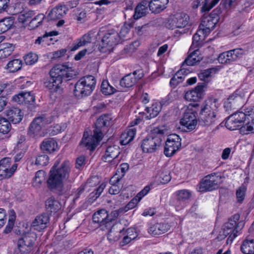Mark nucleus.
<instances>
[{
  "instance_id": "1",
  "label": "nucleus",
  "mask_w": 254,
  "mask_h": 254,
  "mask_svg": "<svg viewBox=\"0 0 254 254\" xmlns=\"http://www.w3.org/2000/svg\"><path fill=\"white\" fill-rule=\"evenodd\" d=\"M71 165L69 161L65 160L60 164L57 160L49 172L47 180L48 188L64 192L70 188L74 181V178L71 175Z\"/></svg>"
},
{
  "instance_id": "2",
  "label": "nucleus",
  "mask_w": 254,
  "mask_h": 254,
  "mask_svg": "<svg viewBox=\"0 0 254 254\" xmlns=\"http://www.w3.org/2000/svg\"><path fill=\"white\" fill-rule=\"evenodd\" d=\"M73 72L72 67L66 65H56L51 69V78L44 82V86L51 93L60 92L63 79L72 77Z\"/></svg>"
},
{
  "instance_id": "3",
  "label": "nucleus",
  "mask_w": 254,
  "mask_h": 254,
  "mask_svg": "<svg viewBox=\"0 0 254 254\" xmlns=\"http://www.w3.org/2000/svg\"><path fill=\"white\" fill-rule=\"evenodd\" d=\"M219 104L218 100L214 98L206 100L201 107L200 118L205 126L214 124L218 117V107Z\"/></svg>"
},
{
  "instance_id": "4",
  "label": "nucleus",
  "mask_w": 254,
  "mask_h": 254,
  "mask_svg": "<svg viewBox=\"0 0 254 254\" xmlns=\"http://www.w3.org/2000/svg\"><path fill=\"white\" fill-rule=\"evenodd\" d=\"M240 217L239 214L234 215L225 224L222 231L221 232L222 233V234H220L221 237L222 235L224 237L229 236L227 240V244L232 243L235 238L240 234L244 226V222L242 221H239Z\"/></svg>"
},
{
  "instance_id": "5",
  "label": "nucleus",
  "mask_w": 254,
  "mask_h": 254,
  "mask_svg": "<svg viewBox=\"0 0 254 254\" xmlns=\"http://www.w3.org/2000/svg\"><path fill=\"white\" fill-rule=\"evenodd\" d=\"M245 112H237L230 115L227 119L226 123V127L231 130L238 129L242 124L247 121V119H250L249 117L254 115V106L249 107L244 109Z\"/></svg>"
},
{
  "instance_id": "6",
  "label": "nucleus",
  "mask_w": 254,
  "mask_h": 254,
  "mask_svg": "<svg viewBox=\"0 0 254 254\" xmlns=\"http://www.w3.org/2000/svg\"><path fill=\"white\" fill-rule=\"evenodd\" d=\"M198 110L199 106L197 103L190 104L186 107L183 117L180 121L181 125L189 131L195 129L197 124L196 114Z\"/></svg>"
},
{
  "instance_id": "7",
  "label": "nucleus",
  "mask_w": 254,
  "mask_h": 254,
  "mask_svg": "<svg viewBox=\"0 0 254 254\" xmlns=\"http://www.w3.org/2000/svg\"><path fill=\"white\" fill-rule=\"evenodd\" d=\"M96 83V79L92 75L81 78L74 85V94L77 97L89 95L95 89Z\"/></svg>"
},
{
  "instance_id": "8",
  "label": "nucleus",
  "mask_w": 254,
  "mask_h": 254,
  "mask_svg": "<svg viewBox=\"0 0 254 254\" xmlns=\"http://www.w3.org/2000/svg\"><path fill=\"white\" fill-rule=\"evenodd\" d=\"M36 239V233L30 230L23 232L17 240L15 253L16 254H26L30 252Z\"/></svg>"
},
{
  "instance_id": "9",
  "label": "nucleus",
  "mask_w": 254,
  "mask_h": 254,
  "mask_svg": "<svg viewBox=\"0 0 254 254\" xmlns=\"http://www.w3.org/2000/svg\"><path fill=\"white\" fill-rule=\"evenodd\" d=\"M52 121L51 116L46 114L35 118L29 127V135L35 138L44 136L46 132L43 127L50 124Z\"/></svg>"
},
{
  "instance_id": "10",
  "label": "nucleus",
  "mask_w": 254,
  "mask_h": 254,
  "mask_svg": "<svg viewBox=\"0 0 254 254\" xmlns=\"http://www.w3.org/2000/svg\"><path fill=\"white\" fill-rule=\"evenodd\" d=\"M189 16L184 13H178L162 19V24L167 28H183L188 25Z\"/></svg>"
},
{
  "instance_id": "11",
  "label": "nucleus",
  "mask_w": 254,
  "mask_h": 254,
  "mask_svg": "<svg viewBox=\"0 0 254 254\" xmlns=\"http://www.w3.org/2000/svg\"><path fill=\"white\" fill-rule=\"evenodd\" d=\"M120 43L119 33L112 29L107 31L103 35L99 45L102 52L110 51L114 46Z\"/></svg>"
},
{
  "instance_id": "12",
  "label": "nucleus",
  "mask_w": 254,
  "mask_h": 254,
  "mask_svg": "<svg viewBox=\"0 0 254 254\" xmlns=\"http://www.w3.org/2000/svg\"><path fill=\"white\" fill-rule=\"evenodd\" d=\"M222 181L220 176L211 174L205 177L197 187V190L200 192L212 191L218 189Z\"/></svg>"
},
{
  "instance_id": "13",
  "label": "nucleus",
  "mask_w": 254,
  "mask_h": 254,
  "mask_svg": "<svg viewBox=\"0 0 254 254\" xmlns=\"http://www.w3.org/2000/svg\"><path fill=\"white\" fill-rule=\"evenodd\" d=\"M103 137V133L100 132L98 129H94L93 135H89L88 131L84 132L80 145L85 146L87 149L93 151L98 145Z\"/></svg>"
},
{
  "instance_id": "14",
  "label": "nucleus",
  "mask_w": 254,
  "mask_h": 254,
  "mask_svg": "<svg viewBox=\"0 0 254 254\" xmlns=\"http://www.w3.org/2000/svg\"><path fill=\"white\" fill-rule=\"evenodd\" d=\"M159 144V127H156L151 131L149 135L144 139L141 147L142 151L145 153L154 152Z\"/></svg>"
},
{
  "instance_id": "15",
  "label": "nucleus",
  "mask_w": 254,
  "mask_h": 254,
  "mask_svg": "<svg viewBox=\"0 0 254 254\" xmlns=\"http://www.w3.org/2000/svg\"><path fill=\"white\" fill-rule=\"evenodd\" d=\"M181 147V138L176 134L168 136L165 142L164 153L167 157L173 156Z\"/></svg>"
},
{
  "instance_id": "16",
  "label": "nucleus",
  "mask_w": 254,
  "mask_h": 254,
  "mask_svg": "<svg viewBox=\"0 0 254 254\" xmlns=\"http://www.w3.org/2000/svg\"><path fill=\"white\" fill-rule=\"evenodd\" d=\"M17 168V164L11 167V159L4 158L0 161V180L9 178L14 174Z\"/></svg>"
},
{
  "instance_id": "17",
  "label": "nucleus",
  "mask_w": 254,
  "mask_h": 254,
  "mask_svg": "<svg viewBox=\"0 0 254 254\" xmlns=\"http://www.w3.org/2000/svg\"><path fill=\"white\" fill-rule=\"evenodd\" d=\"M141 121V120L139 118L135 119L130 123V127L122 133L120 141L122 145H127L133 139L136 132V129L134 126L139 124Z\"/></svg>"
},
{
  "instance_id": "18",
  "label": "nucleus",
  "mask_w": 254,
  "mask_h": 254,
  "mask_svg": "<svg viewBox=\"0 0 254 254\" xmlns=\"http://www.w3.org/2000/svg\"><path fill=\"white\" fill-rule=\"evenodd\" d=\"M120 153L119 146L117 145L109 146L107 148L104 155L102 156V160L116 166L120 162V159L118 158Z\"/></svg>"
},
{
  "instance_id": "19",
  "label": "nucleus",
  "mask_w": 254,
  "mask_h": 254,
  "mask_svg": "<svg viewBox=\"0 0 254 254\" xmlns=\"http://www.w3.org/2000/svg\"><path fill=\"white\" fill-rule=\"evenodd\" d=\"M143 76L142 71L137 70L132 73H129L125 76L120 80V85L124 88H130L133 86L137 81Z\"/></svg>"
},
{
  "instance_id": "20",
  "label": "nucleus",
  "mask_w": 254,
  "mask_h": 254,
  "mask_svg": "<svg viewBox=\"0 0 254 254\" xmlns=\"http://www.w3.org/2000/svg\"><path fill=\"white\" fill-rule=\"evenodd\" d=\"M176 201L175 203L177 210H180L186 206V201L190 198L191 192L188 190H181L175 192Z\"/></svg>"
},
{
  "instance_id": "21",
  "label": "nucleus",
  "mask_w": 254,
  "mask_h": 254,
  "mask_svg": "<svg viewBox=\"0 0 254 254\" xmlns=\"http://www.w3.org/2000/svg\"><path fill=\"white\" fill-rule=\"evenodd\" d=\"M92 219L93 222L98 223L100 226H105L106 227L110 226V223L112 220L107 211L104 209L99 210L95 212Z\"/></svg>"
},
{
  "instance_id": "22",
  "label": "nucleus",
  "mask_w": 254,
  "mask_h": 254,
  "mask_svg": "<svg viewBox=\"0 0 254 254\" xmlns=\"http://www.w3.org/2000/svg\"><path fill=\"white\" fill-rule=\"evenodd\" d=\"M49 221V217L48 215L43 214L37 216L33 221L30 230H36L40 232L47 227V224Z\"/></svg>"
},
{
  "instance_id": "23",
  "label": "nucleus",
  "mask_w": 254,
  "mask_h": 254,
  "mask_svg": "<svg viewBox=\"0 0 254 254\" xmlns=\"http://www.w3.org/2000/svg\"><path fill=\"white\" fill-rule=\"evenodd\" d=\"M14 101L19 104H32L35 101V96L31 92L21 91L13 96Z\"/></svg>"
},
{
  "instance_id": "24",
  "label": "nucleus",
  "mask_w": 254,
  "mask_h": 254,
  "mask_svg": "<svg viewBox=\"0 0 254 254\" xmlns=\"http://www.w3.org/2000/svg\"><path fill=\"white\" fill-rule=\"evenodd\" d=\"M203 85H197L195 88L187 91L185 95V98L188 101H198L203 96Z\"/></svg>"
},
{
  "instance_id": "25",
  "label": "nucleus",
  "mask_w": 254,
  "mask_h": 254,
  "mask_svg": "<svg viewBox=\"0 0 254 254\" xmlns=\"http://www.w3.org/2000/svg\"><path fill=\"white\" fill-rule=\"evenodd\" d=\"M220 0H195L192 3L193 8H197L199 6L202 5L201 11H208L213 7Z\"/></svg>"
},
{
  "instance_id": "26",
  "label": "nucleus",
  "mask_w": 254,
  "mask_h": 254,
  "mask_svg": "<svg viewBox=\"0 0 254 254\" xmlns=\"http://www.w3.org/2000/svg\"><path fill=\"white\" fill-rule=\"evenodd\" d=\"M41 148L50 153L57 151L59 149L58 143L53 138L44 139L41 144Z\"/></svg>"
},
{
  "instance_id": "27",
  "label": "nucleus",
  "mask_w": 254,
  "mask_h": 254,
  "mask_svg": "<svg viewBox=\"0 0 254 254\" xmlns=\"http://www.w3.org/2000/svg\"><path fill=\"white\" fill-rule=\"evenodd\" d=\"M189 53L190 55L183 63L182 66H184L185 64L188 66H192L202 59L198 49L195 48L191 51L190 49Z\"/></svg>"
},
{
  "instance_id": "28",
  "label": "nucleus",
  "mask_w": 254,
  "mask_h": 254,
  "mask_svg": "<svg viewBox=\"0 0 254 254\" xmlns=\"http://www.w3.org/2000/svg\"><path fill=\"white\" fill-rule=\"evenodd\" d=\"M66 7L63 5H58L53 8L48 15L49 20H57L62 18L65 14Z\"/></svg>"
},
{
  "instance_id": "29",
  "label": "nucleus",
  "mask_w": 254,
  "mask_h": 254,
  "mask_svg": "<svg viewBox=\"0 0 254 254\" xmlns=\"http://www.w3.org/2000/svg\"><path fill=\"white\" fill-rule=\"evenodd\" d=\"M7 119L13 124L19 123L23 118L21 111L17 108H13L8 110L6 113Z\"/></svg>"
},
{
  "instance_id": "30",
  "label": "nucleus",
  "mask_w": 254,
  "mask_h": 254,
  "mask_svg": "<svg viewBox=\"0 0 254 254\" xmlns=\"http://www.w3.org/2000/svg\"><path fill=\"white\" fill-rule=\"evenodd\" d=\"M91 40L92 38L90 34L89 33L85 34L81 37L74 41L70 48V51H75L80 48L85 46L91 43Z\"/></svg>"
},
{
  "instance_id": "31",
  "label": "nucleus",
  "mask_w": 254,
  "mask_h": 254,
  "mask_svg": "<svg viewBox=\"0 0 254 254\" xmlns=\"http://www.w3.org/2000/svg\"><path fill=\"white\" fill-rule=\"evenodd\" d=\"M111 117L108 115L101 116L96 121L95 129H98L100 132L103 133V128L110 125Z\"/></svg>"
},
{
  "instance_id": "32",
  "label": "nucleus",
  "mask_w": 254,
  "mask_h": 254,
  "mask_svg": "<svg viewBox=\"0 0 254 254\" xmlns=\"http://www.w3.org/2000/svg\"><path fill=\"white\" fill-rule=\"evenodd\" d=\"M250 119H247L245 124L240 128V131L242 134H247L254 133V115L249 117Z\"/></svg>"
},
{
  "instance_id": "33",
  "label": "nucleus",
  "mask_w": 254,
  "mask_h": 254,
  "mask_svg": "<svg viewBox=\"0 0 254 254\" xmlns=\"http://www.w3.org/2000/svg\"><path fill=\"white\" fill-rule=\"evenodd\" d=\"M46 209L51 212H56L62 207L61 203L55 198L51 197L46 201Z\"/></svg>"
},
{
  "instance_id": "34",
  "label": "nucleus",
  "mask_w": 254,
  "mask_h": 254,
  "mask_svg": "<svg viewBox=\"0 0 254 254\" xmlns=\"http://www.w3.org/2000/svg\"><path fill=\"white\" fill-rule=\"evenodd\" d=\"M241 250L244 254H254V240H244L241 245Z\"/></svg>"
},
{
  "instance_id": "35",
  "label": "nucleus",
  "mask_w": 254,
  "mask_h": 254,
  "mask_svg": "<svg viewBox=\"0 0 254 254\" xmlns=\"http://www.w3.org/2000/svg\"><path fill=\"white\" fill-rule=\"evenodd\" d=\"M147 11V2L144 0L136 6L133 17L134 19H138L144 16Z\"/></svg>"
},
{
  "instance_id": "36",
  "label": "nucleus",
  "mask_w": 254,
  "mask_h": 254,
  "mask_svg": "<svg viewBox=\"0 0 254 254\" xmlns=\"http://www.w3.org/2000/svg\"><path fill=\"white\" fill-rule=\"evenodd\" d=\"M203 34V31L197 30L192 37V43L190 47V51L193 49H198L201 45L202 41L205 39Z\"/></svg>"
},
{
  "instance_id": "37",
  "label": "nucleus",
  "mask_w": 254,
  "mask_h": 254,
  "mask_svg": "<svg viewBox=\"0 0 254 254\" xmlns=\"http://www.w3.org/2000/svg\"><path fill=\"white\" fill-rule=\"evenodd\" d=\"M22 61L18 59L10 61L7 64L6 69L10 72H15L22 68Z\"/></svg>"
},
{
  "instance_id": "38",
  "label": "nucleus",
  "mask_w": 254,
  "mask_h": 254,
  "mask_svg": "<svg viewBox=\"0 0 254 254\" xmlns=\"http://www.w3.org/2000/svg\"><path fill=\"white\" fill-rule=\"evenodd\" d=\"M120 179L117 175L114 176L110 181V183L112 185L109 189V192L111 194H118L121 190L120 187L117 185L119 182Z\"/></svg>"
},
{
  "instance_id": "39",
  "label": "nucleus",
  "mask_w": 254,
  "mask_h": 254,
  "mask_svg": "<svg viewBox=\"0 0 254 254\" xmlns=\"http://www.w3.org/2000/svg\"><path fill=\"white\" fill-rule=\"evenodd\" d=\"M217 72V69L215 68H208L201 71L198 74V77L201 80L207 82L209 80L210 77L213 76Z\"/></svg>"
},
{
  "instance_id": "40",
  "label": "nucleus",
  "mask_w": 254,
  "mask_h": 254,
  "mask_svg": "<svg viewBox=\"0 0 254 254\" xmlns=\"http://www.w3.org/2000/svg\"><path fill=\"white\" fill-rule=\"evenodd\" d=\"M13 24V20L11 17L5 18L0 20V34L7 31Z\"/></svg>"
},
{
  "instance_id": "41",
  "label": "nucleus",
  "mask_w": 254,
  "mask_h": 254,
  "mask_svg": "<svg viewBox=\"0 0 254 254\" xmlns=\"http://www.w3.org/2000/svg\"><path fill=\"white\" fill-rule=\"evenodd\" d=\"M241 99L242 98L240 96H238L236 93H234L229 97L227 101L225 102L224 106L226 109V110H231L234 107L235 102Z\"/></svg>"
},
{
  "instance_id": "42",
  "label": "nucleus",
  "mask_w": 254,
  "mask_h": 254,
  "mask_svg": "<svg viewBox=\"0 0 254 254\" xmlns=\"http://www.w3.org/2000/svg\"><path fill=\"white\" fill-rule=\"evenodd\" d=\"M101 90L103 94L109 95L114 93L116 89L110 84L108 80H103L101 85Z\"/></svg>"
},
{
  "instance_id": "43",
  "label": "nucleus",
  "mask_w": 254,
  "mask_h": 254,
  "mask_svg": "<svg viewBox=\"0 0 254 254\" xmlns=\"http://www.w3.org/2000/svg\"><path fill=\"white\" fill-rule=\"evenodd\" d=\"M158 104L155 102L152 104L151 107H146V111L147 113L149 114V116H146L145 118L147 120H149L151 118L156 117L159 114Z\"/></svg>"
},
{
  "instance_id": "44",
  "label": "nucleus",
  "mask_w": 254,
  "mask_h": 254,
  "mask_svg": "<svg viewBox=\"0 0 254 254\" xmlns=\"http://www.w3.org/2000/svg\"><path fill=\"white\" fill-rule=\"evenodd\" d=\"M46 173L43 170H39L36 173L33 182V185L39 187L45 180Z\"/></svg>"
},
{
  "instance_id": "45",
  "label": "nucleus",
  "mask_w": 254,
  "mask_h": 254,
  "mask_svg": "<svg viewBox=\"0 0 254 254\" xmlns=\"http://www.w3.org/2000/svg\"><path fill=\"white\" fill-rule=\"evenodd\" d=\"M15 220V213L14 210H12L10 211L8 223L3 230L4 233L8 234L11 231L14 224Z\"/></svg>"
},
{
  "instance_id": "46",
  "label": "nucleus",
  "mask_w": 254,
  "mask_h": 254,
  "mask_svg": "<svg viewBox=\"0 0 254 254\" xmlns=\"http://www.w3.org/2000/svg\"><path fill=\"white\" fill-rule=\"evenodd\" d=\"M11 129V125L9 121L6 119L0 117V132L6 134Z\"/></svg>"
},
{
  "instance_id": "47",
  "label": "nucleus",
  "mask_w": 254,
  "mask_h": 254,
  "mask_svg": "<svg viewBox=\"0 0 254 254\" xmlns=\"http://www.w3.org/2000/svg\"><path fill=\"white\" fill-rule=\"evenodd\" d=\"M38 59V56L32 53L27 54L24 57L25 63L27 65H32L36 63Z\"/></svg>"
},
{
  "instance_id": "48",
  "label": "nucleus",
  "mask_w": 254,
  "mask_h": 254,
  "mask_svg": "<svg viewBox=\"0 0 254 254\" xmlns=\"http://www.w3.org/2000/svg\"><path fill=\"white\" fill-rule=\"evenodd\" d=\"M247 188L245 186H240L236 191V197L239 202H242L245 199Z\"/></svg>"
},
{
  "instance_id": "49",
  "label": "nucleus",
  "mask_w": 254,
  "mask_h": 254,
  "mask_svg": "<svg viewBox=\"0 0 254 254\" xmlns=\"http://www.w3.org/2000/svg\"><path fill=\"white\" fill-rule=\"evenodd\" d=\"M45 18L43 13L38 14L30 22V25L34 28L38 27L42 22Z\"/></svg>"
},
{
  "instance_id": "50",
  "label": "nucleus",
  "mask_w": 254,
  "mask_h": 254,
  "mask_svg": "<svg viewBox=\"0 0 254 254\" xmlns=\"http://www.w3.org/2000/svg\"><path fill=\"white\" fill-rule=\"evenodd\" d=\"M230 61L233 60L229 51L220 54L218 57V61L221 64H225Z\"/></svg>"
},
{
  "instance_id": "51",
  "label": "nucleus",
  "mask_w": 254,
  "mask_h": 254,
  "mask_svg": "<svg viewBox=\"0 0 254 254\" xmlns=\"http://www.w3.org/2000/svg\"><path fill=\"white\" fill-rule=\"evenodd\" d=\"M49 162V158L47 155L43 154L38 156L36 160V165L42 166H46Z\"/></svg>"
},
{
  "instance_id": "52",
  "label": "nucleus",
  "mask_w": 254,
  "mask_h": 254,
  "mask_svg": "<svg viewBox=\"0 0 254 254\" xmlns=\"http://www.w3.org/2000/svg\"><path fill=\"white\" fill-rule=\"evenodd\" d=\"M216 24V20L214 21V20L211 17H209L202 21L201 26L207 27L208 29L212 30L215 28Z\"/></svg>"
},
{
  "instance_id": "53",
  "label": "nucleus",
  "mask_w": 254,
  "mask_h": 254,
  "mask_svg": "<svg viewBox=\"0 0 254 254\" xmlns=\"http://www.w3.org/2000/svg\"><path fill=\"white\" fill-rule=\"evenodd\" d=\"M1 49L3 54V57L5 58L12 53L14 49V46L10 44H6L5 46Z\"/></svg>"
},
{
  "instance_id": "54",
  "label": "nucleus",
  "mask_w": 254,
  "mask_h": 254,
  "mask_svg": "<svg viewBox=\"0 0 254 254\" xmlns=\"http://www.w3.org/2000/svg\"><path fill=\"white\" fill-rule=\"evenodd\" d=\"M168 49V45L167 44H164L160 47V65L165 63L167 60V57L162 55Z\"/></svg>"
},
{
  "instance_id": "55",
  "label": "nucleus",
  "mask_w": 254,
  "mask_h": 254,
  "mask_svg": "<svg viewBox=\"0 0 254 254\" xmlns=\"http://www.w3.org/2000/svg\"><path fill=\"white\" fill-rule=\"evenodd\" d=\"M189 72V69L182 67V68L178 70L174 75L175 76V79L177 78L182 82L184 78L183 75L185 74H187Z\"/></svg>"
},
{
  "instance_id": "56",
  "label": "nucleus",
  "mask_w": 254,
  "mask_h": 254,
  "mask_svg": "<svg viewBox=\"0 0 254 254\" xmlns=\"http://www.w3.org/2000/svg\"><path fill=\"white\" fill-rule=\"evenodd\" d=\"M64 128V126L62 127L61 125L56 124L54 127H50L49 131L52 135H56L60 132H61L62 130H63Z\"/></svg>"
},
{
  "instance_id": "57",
  "label": "nucleus",
  "mask_w": 254,
  "mask_h": 254,
  "mask_svg": "<svg viewBox=\"0 0 254 254\" xmlns=\"http://www.w3.org/2000/svg\"><path fill=\"white\" fill-rule=\"evenodd\" d=\"M129 25H125L122 27L120 33H119L120 38V43H121L122 41L124 40L125 38L127 36V35L129 31Z\"/></svg>"
},
{
  "instance_id": "58",
  "label": "nucleus",
  "mask_w": 254,
  "mask_h": 254,
  "mask_svg": "<svg viewBox=\"0 0 254 254\" xmlns=\"http://www.w3.org/2000/svg\"><path fill=\"white\" fill-rule=\"evenodd\" d=\"M150 10L153 13L159 12V0H151L149 4Z\"/></svg>"
},
{
  "instance_id": "59",
  "label": "nucleus",
  "mask_w": 254,
  "mask_h": 254,
  "mask_svg": "<svg viewBox=\"0 0 254 254\" xmlns=\"http://www.w3.org/2000/svg\"><path fill=\"white\" fill-rule=\"evenodd\" d=\"M171 180V177L169 172H162L160 175V184H166Z\"/></svg>"
},
{
  "instance_id": "60",
  "label": "nucleus",
  "mask_w": 254,
  "mask_h": 254,
  "mask_svg": "<svg viewBox=\"0 0 254 254\" xmlns=\"http://www.w3.org/2000/svg\"><path fill=\"white\" fill-rule=\"evenodd\" d=\"M229 52L233 61L236 60L237 58L240 57L243 53V51L241 49H234L230 50Z\"/></svg>"
},
{
  "instance_id": "61",
  "label": "nucleus",
  "mask_w": 254,
  "mask_h": 254,
  "mask_svg": "<svg viewBox=\"0 0 254 254\" xmlns=\"http://www.w3.org/2000/svg\"><path fill=\"white\" fill-rule=\"evenodd\" d=\"M6 221V212L3 208H0V228L2 227Z\"/></svg>"
},
{
  "instance_id": "62",
  "label": "nucleus",
  "mask_w": 254,
  "mask_h": 254,
  "mask_svg": "<svg viewBox=\"0 0 254 254\" xmlns=\"http://www.w3.org/2000/svg\"><path fill=\"white\" fill-rule=\"evenodd\" d=\"M9 3V0H0V13L7 11Z\"/></svg>"
},
{
  "instance_id": "63",
  "label": "nucleus",
  "mask_w": 254,
  "mask_h": 254,
  "mask_svg": "<svg viewBox=\"0 0 254 254\" xmlns=\"http://www.w3.org/2000/svg\"><path fill=\"white\" fill-rule=\"evenodd\" d=\"M150 187L149 186H145L144 189L141 190L135 196L139 200H141L142 197L145 196L150 191Z\"/></svg>"
},
{
  "instance_id": "64",
  "label": "nucleus",
  "mask_w": 254,
  "mask_h": 254,
  "mask_svg": "<svg viewBox=\"0 0 254 254\" xmlns=\"http://www.w3.org/2000/svg\"><path fill=\"white\" fill-rule=\"evenodd\" d=\"M140 200H139L137 198H136V196H135L134 198H133L126 205V208L127 210L131 209L133 208H134L137 204L140 201Z\"/></svg>"
}]
</instances>
